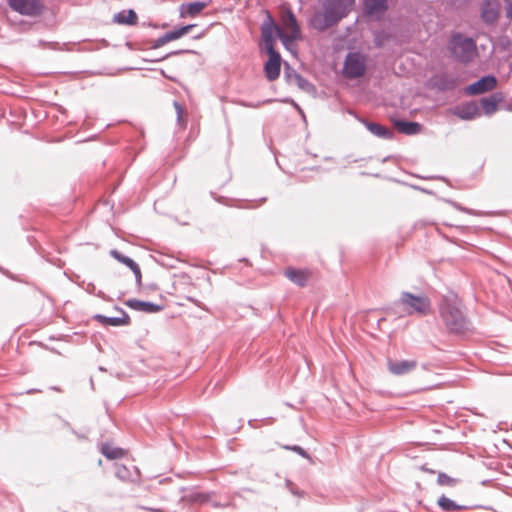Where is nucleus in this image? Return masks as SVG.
<instances>
[{
  "mask_svg": "<svg viewBox=\"0 0 512 512\" xmlns=\"http://www.w3.org/2000/svg\"><path fill=\"white\" fill-rule=\"evenodd\" d=\"M356 0H325L323 12H317L311 18L316 29H325L347 16L353 9Z\"/></svg>",
  "mask_w": 512,
  "mask_h": 512,
  "instance_id": "1",
  "label": "nucleus"
},
{
  "mask_svg": "<svg viewBox=\"0 0 512 512\" xmlns=\"http://www.w3.org/2000/svg\"><path fill=\"white\" fill-rule=\"evenodd\" d=\"M440 315L447 328L454 333H462L468 328V323L461 310L457 297L445 298L440 306Z\"/></svg>",
  "mask_w": 512,
  "mask_h": 512,
  "instance_id": "2",
  "label": "nucleus"
},
{
  "mask_svg": "<svg viewBox=\"0 0 512 512\" xmlns=\"http://www.w3.org/2000/svg\"><path fill=\"white\" fill-rule=\"evenodd\" d=\"M395 306L401 308L406 315L426 316L431 312V301L425 294L402 292Z\"/></svg>",
  "mask_w": 512,
  "mask_h": 512,
  "instance_id": "3",
  "label": "nucleus"
},
{
  "mask_svg": "<svg viewBox=\"0 0 512 512\" xmlns=\"http://www.w3.org/2000/svg\"><path fill=\"white\" fill-rule=\"evenodd\" d=\"M260 47L268 55V60L264 64V74L269 81L278 79L281 71V57L275 49V37L273 34H263L260 41Z\"/></svg>",
  "mask_w": 512,
  "mask_h": 512,
  "instance_id": "4",
  "label": "nucleus"
},
{
  "mask_svg": "<svg viewBox=\"0 0 512 512\" xmlns=\"http://www.w3.org/2000/svg\"><path fill=\"white\" fill-rule=\"evenodd\" d=\"M452 54L461 62H470L477 54L475 42L463 37L462 34H456L451 40Z\"/></svg>",
  "mask_w": 512,
  "mask_h": 512,
  "instance_id": "5",
  "label": "nucleus"
},
{
  "mask_svg": "<svg viewBox=\"0 0 512 512\" xmlns=\"http://www.w3.org/2000/svg\"><path fill=\"white\" fill-rule=\"evenodd\" d=\"M342 72L349 79L362 77L366 72V56L358 52L349 53L345 58Z\"/></svg>",
  "mask_w": 512,
  "mask_h": 512,
  "instance_id": "6",
  "label": "nucleus"
},
{
  "mask_svg": "<svg viewBox=\"0 0 512 512\" xmlns=\"http://www.w3.org/2000/svg\"><path fill=\"white\" fill-rule=\"evenodd\" d=\"M387 9L388 0H363L364 13L373 19H381Z\"/></svg>",
  "mask_w": 512,
  "mask_h": 512,
  "instance_id": "7",
  "label": "nucleus"
},
{
  "mask_svg": "<svg viewBox=\"0 0 512 512\" xmlns=\"http://www.w3.org/2000/svg\"><path fill=\"white\" fill-rule=\"evenodd\" d=\"M11 8L25 15H36L41 10L39 0H9Z\"/></svg>",
  "mask_w": 512,
  "mask_h": 512,
  "instance_id": "8",
  "label": "nucleus"
},
{
  "mask_svg": "<svg viewBox=\"0 0 512 512\" xmlns=\"http://www.w3.org/2000/svg\"><path fill=\"white\" fill-rule=\"evenodd\" d=\"M497 85V80L494 76H485L475 83L466 88V93L469 95H479L493 90Z\"/></svg>",
  "mask_w": 512,
  "mask_h": 512,
  "instance_id": "9",
  "label": "nucleus"
},
{
  "mask_svg": "<svg viewBox=\"0 0 512 512\" xmlns=\"http://www.w3.org/2000/svg\"><path fill=\"white\" fill-rule=\"evenodd\" d=\"M500 12L499 0H483L481 4V18L486 23L497 21Z\"/></svg>",
  "mask_w": 512,
  "mask_h": 512,
  "instance_id": "10",
  "label": "nucleus"
},
{
  "mask_svg": "<svg viewBox=\"0 0 512 512\" xmlns=\"http://www.w3.org/2000/svg\"><path fill=\"white\" fill-rule=\"evenodd\" d=\"M387 367L390 373L393 375H404L417 367V362L415 360H402V361H387Z\"/></svg>",
  "mask_w": 512,
  "mask_h": 512,
  "instance_id": "11",
  "label": "nucleus"
},
{
  "mask_svg": "<svg viewBox=\"0 0 512 512\" xmlns=\"http://www.w3.org/2000/svg\"><path fill=\"white\" fill-rule=\"evenodd\" d=\"M280 23L283 28L290 30V32H300L297 20L293 12L286 7H282L279 11Z\"/></svg>",
  "mask_w": 512,
  "mask_h": 512,
  "instance_id": "12",
  "label": "nucleus"
},
{
  "mask_svg": "<svg viewBox=\"0 0 512 512\" xmlns=\"http://www.w3.org/2000/svg\"><path fill=\"white\" fill-rule=\"evenodd\" d=\"M285 276L299 286H304L311 277V272L304 269L287 268Z\"/></svg>",
  "mask_w": 512,
  "mask_h": 512,
  "instance_id": "13",
  "label": "nucleus"
},
{
  "mask_svg": "<svg viewBox=\"0 0 512 512\" xmlns=\"http://www.w3.org/2000/svg\"><path fill=\"white\" fill-rule=\"evenodd\" d=\"M119 313H120V316H116V317H106L103 315H96L95 319L103 325L122 326V325L129 324V322H130L129 316L123 310H120Z\"/></svg>",
  "mask_w": 512,
  "mask_h": 512,
  "instance_id": "14",
  "label": "nucleus"
},
{
  "mask_svg": "<svg viewBox=\"0 0 512 512\" xmlns=\"http://www.w3.org/2000/svg\"><path fill=\"white\" fill-rule=\"evenodd\" d=\"M394 125L400 133L406 135H414L421 131V125L417 122L397 120L394 122Z\"/></svg>",
  "mask_w": 512,
  "mask_h": 512,
  "instance_id": "15",
  "label": "nucleus"
},
{
  "mask_svg": "<svg viewBox=\"0 0 512 512\" xmlns=\"http://www.w3.org/2000/svg\"><path fill=\"white\" fill-rule=\"evenodd\" d=\"M367 129L374 135L385 138V139H391L393 137V131L386 128L385 126H382L378 123L373 122H364Z\"/></svg>",
  "mask_w": 512,
  "mask_h": 512,
  "instance_id": "16",
  "label": "nucleus"
},
{
  "mask_svg": "<svg viewBox=\"0 0 512 512\" xmlns=\"http://www.w3.org/2000/svg\"><path fill=\"white\" fill-rule=\"evenodd\" d=\"M111 256L114 257L116 260H118L119 262L125 264L126 266H128L134 273L137 277H141V271H140V268L138 266L137 263H135L132 259H130L129 257H126V256H123L120 252H118L117 250H112L110 252Z\"/></svg>",
  "mask_w": 512,
  "mask_h": 512,
  "instance_id": "17",
  "label": "nucleus"
},
{
  "mask_svg": "<svg viewBox=\"0 0 512 512\" xmlns=\"http://www.w3.org/2000/svg\"><path fill=\"white\" fill-rule=\"evenodd\" d=\"M114 21L120 24H135L137 21V14L134 10H123L114 15Z\"/></svg>",
  "mask_w": 512,
  "mask_h": 512,
  "instance_id": "18",
  "label": "nucleus"
},
{
  "mask_svg": "<svg viewBox=\"0 0 512 512\" xmlns=\"http://www.w3.org/2000/svg\"><path fill=\"white\" fill-rule=\"evenodd\" d=\"M127 305L135 310H141L144 312H157L160 310V307L149 302H143L139 300H129Z\"/></svg>",
  "mask_w": 512,
  "mask_h": 512,
  "instance_id": "19",
  "label": "nucleus"
},
{
  "mask_svg": "<svg viewBox=\"0 0 512 512\" xmlns=\"http://www.w3.org/2000/svg\"><path fill=\"white\" fill-rule=\"evenodd\" d=\"M206 7L205 2L196 1L182 5L181 11L183 14L195 16L199 14Z\"/></svg>",
  "mask_w": 512,
  "mask_h": 512,
  "instance_id": "20",
  "label": "nucleus"
},
{
  "mask_svg": "<svg viewBox=\"0 0 512 512\" xmlns=\"http://www.w3.org/2000/svg\"><path fill=\"white\" fill-rule=\"evenodd\" d=\"M275 41L279 39L290 51L293 50L294 42L301 39V34H273Z\"/></svg>",
  "mask_w": 512,
  "mask_h": 512,
  "instance_id": "21",
  "label": "nucleus"
},
{
  "mask_svg": "<svg viewBox=\"0 0 512 512\" xmlns=\"http://www.w3.org/2000/svg\"><path fill=\"white\" fill-rule=\"evenodd\" d=\"M456 114L464 120L474 119L477 115V106L475 104H468L459 108Z\"/></svg>",
  "mask_w": 512,
  "mask_h": 512,
  "instance_id": "22",
  "label": "nucleus"
},
{
  "mask_svg": "<svg viewBox=\"0 0 512 512\" xmlns=\"http://www.w3.org/2000/svg\"><path fill=\"white\" fill-rule=\"evenodd\" d=\"M438 505L445 511H457L465 509V506L458 505L446 496H441L438 500Z\"/></svg>",
  "mask_w": 512,
  "mask_h": 512,
  "instance_id": "23",
  "label": "nucleus"
},
{
  "mask_svg": "<svg viewBox=\"0 0 512 512\" xmlns=\"http://www.w3.org/2000/svg\"><path fill=\"white\" fill-rule=\"evenodd\" d=\"M499 99L496 96H490L481 100L482 107L486 114H492L497 110Z\"/></svg>",
  "mask_w": 512,
  "mask_h": 512,
  "instance_id": "24",
  "label": "nucleus"
},
{
  "mask_svg": "<svg viewBox=\"0 0 512 512\" xmlns=\"http://www.w3.org/2000/svg\"><path fill=\"white\" fill-rule=\"evenodd\" d=\"M101 452L103 455H105L108 459H118L121 458L124 455V451L120 448H114L109 445H103Z\"/></svg>",
  "mask_w": 512,
  "mask_h": 512,
  "instance_id": "25",
  "label": "nucleus"
},
{
  "mask_svg": "<svg viewBox=\"0 0 512 512\" xmlns=\"http://www.w3.org/2000/svg\"><path fill=\"white\" fill-rule=\"evenodd\" d=\"M458 482L459 480L457 478L451 477L445 473H439L437 477V483L440 486L454 487Z\"/></svg>",
  "mask_w": 512,
  "mask_h": 512,
  "instance_id": "26",
  "label": "nucleus"
},
{
  "mask_svg": "<svg viewBox=\"0 0 512 512\" xmlns=\"http://www.w3.org/2000/svg\"><path fill=\"white\" fill-rule=\"evenodd\" d=\"M272 29H274V32L277 33L284 32L278 25L274 23L273 19L268 16L267 21L263 23L261 32H273Z\"/></svg>",
  "mask_w": 512,
  "mask_h": 512,
  "instance_id": "27",
  "label": "nucleus"
},
{
  "mask_svg": "<svg viewBox=\"0 0 512 512\" xmlns=\"http://www.w3.org/2000/svg\"><path fill=\"white\" fill-rule=\"evenodd\" d=\"M182 34H165L164 36H162L161 38H159L158 42H157V45H155L154 47H158L160 45H164L170 41H173V40H176L178 39Z\"/></svg>",
  "mask_w": 512,
  "mask_h": 512,
  "instance_id": "28",
  "label": "nucleus"
},
{
  "mask_svg": "<svg viewBox=\"0 0 512 512\" xmlns=\"http://www.w3.org/2000/svg\"><path fill=\"white\" fill-rule=\"evenodd\" d=\"M174 107L177 112L178 121L182 123V125H185V120L183 119V114L185 112L184 108L177 102L174 103Z\"/></svg>",
  "mask_w": 512,
  "mask_h": 512,
  "instance_id": "29",
  "label": "nucleus"
},
{
  "mask_svg": "<svg viewBox=\"0 0 512 512\" xmlns=\"http://www.w3.org/2000/svg\"><path fill=\"white\" fill-rule=\"evenodd\" d=\"M286 448L293 450L294 452L298 453L299 455H301L305 458H309V456L307 455L305 450H303L300 446H293V447H286Z\"/></svg>",
  "mask_w": 512,
  "mask_h": 512,
  "instance_id": "30",
  "label": "nucleus"
},
{
  "mask_svg": "<svg viewBox=\"0 0 512 512\" xmlns=\"http://www.w3.org/2000/svg\"><path fill=\"white\" fill-rule=\"evenodd\" d=\"M505 4L507 17L512 19V0L506 1Z\"/></svg>",
  "mask_w": 512,
  "mask_h": 512,
  "instance_id": "31",
  "label": "nucleus"
},
{
  "mask_svg": "<svg viewBox=\"0 0 512 512\" xmlns=\"http://www.w3.org/2000/svg\"><path fill=\"white\" fill-rule=\"evenodd\" d=\"M189 28H190V26H184V27H181V28H178V29L171 30L170 32H181V33H184V32H187Z\"/></svg>",
  "mask_w": 512,
  "mask_h": 512,
  "instance_id": "32",
  "label": "nucleus"
},
{
  "mask_svg": "<svg viewBox=\"0 0 512 512\" xmlns=\"http://www.w3.org/2000/svg\"><path fill=\"white\" fill-rule=\"evenodd\" d=\"M195 500L206 501V497L201 495L199 498H195Z\"/></svg>",
  "mask_w": 512,
  "mask_h": 512,
  "instance_id": "33",
  "label": "nucleus"
},
{
  "mask_svg": "<svg viewBox=\"0 0 512 512\" xmlns=\"http://www.w3.org/2000/svg\"><path fill=\"white\" fill-rule=\"evenodd\" d=\"M149 27H151L152 29H159V26L156 24H150Z\"/></svg>",
  "mask_w": 512,
  "mask_h": 512,
  "instance_id": "34",
  "label": "nucleus"
}]
</instances>
